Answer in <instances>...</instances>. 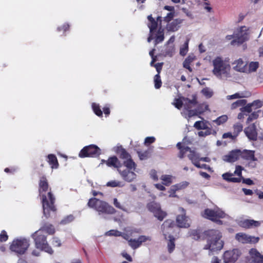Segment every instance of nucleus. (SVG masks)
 Instances as JSON below:
<instances>
[{
  "label": "nucleus",
  "mask_w": 263,
  "mask_h": 263,
  "mask_svg": "<svg viewBox=\"0 0 263 263\" xmlns=\"http://www.w3.org/2000/svg\"><path fill=\"white\" fill-rule=\"evenodd\" d=\"M191 235L193 238L196 240H206V244L204 246L203 249L209 250L210 255H211V252L221 250L223 247L224 242L221 240L222 235L219 230H209L205 231L202 234L197 230H193Z\"/></svg>",
  "instance_id": "1"
},
{
  "label": "nucleus",
  "mask_w": 263,
  "mask_h": 263,
  "mask_svg": "<svg viewBox=\"0 0 263 263\" xmlns=\"http://www.w3.org/2000/svg\"><path fill=\"white\" fill-rule=\"evenodd\" d=\"M49 187L48 183L45 176H42L40 178L39 181V192L40 196L42 197V203L43 209V214L44 216L48 218L50 216V212H54L56 211L54 205L55 202V197L50 191L46 196L45 193L48 191Z\"/></svg>",
  "instance_id": "2"
},
{
  "label": "nucleus",
  "mask_w": 263,
  "mask_h": 263,
  "mask_svg": "<svg viewBox=\"0 0 263 263\" xmlns=\"http://www.w3.org/2000/svg\"><path fill=\"white\" fill-rule=\"evenodd\" d=\"M105 161L108 167L117 168V171L125 181L130 182L136 178L137 175L133 171L128 169H122L123 164L120 162L116 156L110 157Z\"/></svg>",
  "instance_id": "3"
},
{
  "label": "nucleus",
  "mask_w": 263,
  "mask_h": 263,
  "mask_svg": "<svg viewBox=\"0 0 263 263\" xmlns=\"http://www.w3.org/2000/svg\"><path fill=\"white\" fill-rule=\"evenodd\" d=\"M87 205L89 208L97 211L98 214L102 218H104V215L113 214L116 212V210L107 202L96 198H90Z\"/></svg>",
  "instance_id": "4"
},
{
  "label": "nucleus",
  "mask_w": 263,
  "mask_h": 263,
  "mask_svg": "<svg viewBox=\"0 0 263 263\" xmlns=\"http://www.w3.org/2000/svg\"><path fill=\"white\" fill-rule=\"evenodd\" d=\"M214 68L212 70L213 73L219 79L223 77H228L229 74L230 66L225 62L222 58L217 57L213 60Z\"/></svg>",
  "instance_id": "5"
},
{
  "label": "nucleus",
  "mask_w": 263,
  "mask_h": 263,
  "mask_svg": "<svg viewBox=\"0 0 263 263\" xmlns=\"http://www.w3.org/2000/svg\"><path fill=\"white\" fill-rule=\"evenodd\" d=\"M30 246L29 239L20 237L14 239L10 246V250L16 253L17 255L24 254Z\"/></svg>",
  "instance_id": "6"
},
{
  "label": "nucleus",
  "mask_w": 263,
  "mask_h": 263,
  "mask_svg": "<svg viewBox=\"0 0 263 263\" xmlns=\"http://www.w3.org/2000/svg\"><path fill=\"white\" fill-rule=\"evenodd\" d=\"M32 238L34 239L35 247L42 251L52 254L53 251L49 245L46 239V236L42 235L40 231H36L31 235Z\"/></svg>",
  "instance_id": "7"
},
{
  "label": "nucleus",
  "mask_w": 263,
  "mask_h": 263,
  "mask_svg": "<svg viewBox=\"0 0 263 263\" xmlns=\"http://www.w3.org/2000/svg\"><path fill=\"white\" fill-rule=\"evenodd\" d=\"M116 152L119 155L120 158L124 160L122 163L126 167V169L134 172L136 169V164L132 160L130 154L121 146L117 147Z\"/></svg>",
  "instance_id": "8"
},
{
  "label": "nucleus",
  "mask_w": 263,
  "mask_h": 263,
  "mask_svg": "<svg viewBox=\"0 0 263 263\" xmlns=\"http://www.w3.org/2000/svg\"><path fill=\"white\" fill-rule=\"evenodd\" d=\"M234 37L231 45L239 46L249 40V33L246 26H241L234 32Z\"/></svg>",
  "instance_id": "9"
},
{
  "label": "nucleus",
  "mask_w": 263,
  "mask_h": 263,
  "mask_svg": "<svg viewBox=\"0 0 263 263\" xmlns=\"http://www.w3.org/2000/svg\"><path fill=\"white\" fill-rule=\"evenodd\" d=\"M203 216L206 219L216 221L219 224H221L222 221L217 219L225 217L226 214L221 209L216 207L214 209H206L204 210Z\"/></svg>",
  "instance_id": "10"
},
{
  "label": "nucleus",
  "mask_w": 263,
  "mask_h": 263,
  "mask_svg": "<svg viewBox=\"0 0 263 263\" xmlns=\"http://www.w3.org/2000/svg\"><path fill=\"white\" fill-rule=\"evenodd\" d=\"M183 100L184 101V108L188 111L189 116L191 117L197 115L198 111L197 109H193V108H196L198 105L196 96L193 95L192 99L184 97L183 98Z\"/></svg>",
  "instance_id": "11"
},
{
  "label": "nucleus",
  "mask_w": 263,
  "mask_h": 263,
  "mask_svg": "<svg viewBox=\"0 0 263 263\" xmlns=\"http://www.w3.org/2000/svg\"><path fill=\"white\" fill-rule=\"evenodd\" d=\"M101 154V149L95 145H90L84 147L80 152V157H96Z\"/></svg>",
  "instance_id": "12"
},
{
  "label": "nucleus",
  "mask_w": 263,
  "mask_h": 263,
  "mask_svg": "<svg viewBox=\"0 0 263 263\" xmlns=\"http://www.w3.org/2000/svg\"><path fill=\"white\" fill-rule=\"evenodd\" d=\"M149 211L154 213L155 217L160 221L163 220L166 215L165 212L161 210L160 205L155 202H151L147 205Z\"/></svg>",
  "instance_id": "13"
},
{
  "label": "nucleus",
  "mask_w": 263,
  "mask_h": 263,
  "mask_svg": "<svg viewBox=\"0 0 263 263\" xmlns=\"http://www.w3.org/2000/svg\"><path fill=\"white\" fill-rule=\"evenodd\" d=\"M240 252L238 249L226 251L223 255L224 263H234L238 259Z\"/></svg>",
  "instance_id": "14"
},
{
  "label": "nucleus",
  "mask_w": 263,
  "mask_h": 263,
  "mask_svg": "<svg viewBox=\"0 0 263 263\" xmlns=\"http://www.w3.org/2000/svg\"><path fill=\"white\" fill-rule=\"evenodd\" d=\"M152 238L150 236L141 235L137 239H129L128 240L129 246L133 249L139 248L143 242L147 241H151Z\"/></svg>",
  "instance_id": "15"
},
{
  "label": "nucleus",
  "mask_w": 263,
  "mask_h": 263,
  "mask_svg": "<svg viewBox=\"0 0 263 263\" xmlns=\"http://www.w3.org/2000/svg\"><path fill=\"white\" fill-rule=\"evenodd\" d=\"M235 238L239 242L246 243H256L259 240V237L248 235L245 233H239L236 234Z\"/></svg>",
  "instance_id": "16"
},
{
  "label": "nucleus",
  "mask_w": 263,
  "mask_h": 263,
  "mask_svg": "<svg viewBox=\"0 0 263 263\" xmlns=\"http://www.w3.org/2000/svg\"><path fill=\"white\" fill-rule=\"evenodd\" d=\"M180 211L182 214L179 215L176 218V222L178 227L186 228L190 227L188 218L185 215L184 210L183 208H180Z\"/></svg>",
  "instance_id": "17"
},
{
  "label": "nucleus",
  "mask_w": 263,
  "mask_h": 263,
  "mask_svg": "<svg viewBox=\"0 0 263 263\" xmlns=\"http://www.w3.org/2000/svg\"><path fill=\"white\" fill-rule=\"evenodd\" d=\"M244 132L246 136L250 140L256 141L257 138V133L254 124L250 125L245 128Z\"/></svg>",
  "instance_id": "18"
},
{
  "label": "nucleus",
  "mask_w": 263,
  "mask_h": 263,
  "mask_svg": "<svg viewBox=\"0 0 263 263\" xmlns=\"http://www.w3.org/2000/svg\"><path fill=\"white\" fill-rule=\"evenodd\" d=\"M240 157L247 161H256L257 158L255 157V151L251 150L243 149L240 150Z\"/></svg>",
  "instance_id": "19"
},
{
  "label": "nucleus",
  "mask_w": 263,
  "mask_h": 263,
  "mask_svg": "<svg viewBox=\"0 0 263 263\" xmlns=\"http://www.w3.org/2000/svg\"><path fill=\"white\" fill-rule=\"evenodd\" d=\"M240 157V149L232 151L229 154L223 156V160L228 162H234Z\"/></svg>",
  "instance_id": "20"
},
{
  "label": "nucleus",
  "mask_w": 263,
  "mask_h": 263,
  "mask_svg": "<svg viewBox=\"0 0 263 263\" xmlns=\"http://www.w3.org/2000/svg\"><path fill=\"white\" fill-rule=\"evenodd\" d=\"M183 20L180 18H177L173 20L172 22L168 23L166 25V29L168 31H177L180 27V25Z\"/></svg>",
  "instance_id": "21"
},
{
  "label": "nucleus",
  "mask_w": 263,
  "mask_h": 263,
  "mask_svg": "<svg viewBox=\"0 0 263 263\" xmlns=\"http://www.w3.org/2000/svg\"><path fill=\"white\" fill-rule=\"evenodd\" d=\"M175 226L174 221L168 219L165 220L161 226V229L164 238L166 239V236L170 233V230Z\"/></svg>",
  "instance_id": "22"
},
{
  "label": "nucleus",
  "mask_w": 263,
  "mask_h": 263,
  "mask_svg": "<svg viewBox=\"0 0 263 263\" xmlns=\"http://www.w3.org/2000/svg\"><path fill=\"white\" fill-rule=\"evenodd\" d=\"M249 253L252 261L254 263H263V255H261L256 249H251Z\"/></svg>",
  "instance_id": "23"
},
{
  "label": "nucleus",
  "mask_w": 263,
  "mask_h": 263,
  "mask_svg": "<svg viewBox=\"0 0 263 263\" xmlns=\"http://www.w3.org/2000/svg\"><path fill=\"white\" fill-rule=\"evenodd\" d=\"M260 223L258 221H255L253 219H245L240 222L239 225L245 228H250L253 227H259Z\"/></svg>",
  "instance_id": "24"
},
{
  "label": "nucleus",
  "mask_w": 263,
  "mask_h": 263,
  "mask_svg": "<svg viewBox=\"0 0 263 263\" xmlns=\"http://www.w3.org/2000/svg\"><path fill=\"white\" fill-rule=\"evenodd\" d=\"M247 64L241 59H239L233 63V65H235L233 68L237 71L245 72Z\"/></svg>",
  "instance_id": "25"
},
{
  "label": "nucleus",
  "mask_w": 263,
  "mask_h": 263,
  "mask_svg": "<svg viewBox=\"0 0 263 263\" xmlns=\"http://www.w3.org/2000/svg\"><path fill=\"white\" fill-rule=\"evenodd\" d=\"M38 231H40L41 233L45 231L49 235H52L55 233L54 227L49 223H44Z\"/></svg>",
  "instance_id": "26"
},
{
  "label": "nucleus",
  "mask_w": 263,
  "mask_h": 263,
  "mask_svg": "<svg viewBox=\"0 0 263 263\" xmlns=\"http://www.w3.org/2000/svg\"><path fill=\"white\" fill-rule=\"evenodd\" d=\"M176 146L180 150L178 156L180 159L183 158L185 153L191 151V148L189 146H182L181 142H178Z\"/></svg>",
  "instance_id": "27"
},
{
  "label": "nucleus",
  "mask_w": 263,
  "mask_h": 263,
  "mask_svg": "<svg viewBox=\"0 0 263 263\" xmlns=\"http://www.w3.org/2000/svg\"><path fill=\"white\" fill-rule=\"evenodd\" d=\"M233 174L226 173L222 175V178L228 182H240L241 181L240 178L233 177Z\"/></svg>",
  "instance_id": "28"
},
{
  "label": "nucleus",
  "mask_w": 263,
  "mask_h": 263,
  "mask_svg": "<svg viewBox=\"0 0 263 263\" xmlns=\"http://www.w3.org/2000/svg\"><path fill=\"white\" fill-rule=\"evenodd\" d=\"M147 19L149 22L148 24V27L149 29L150 33H153L157 28L158 23L152 17V15H148Z\"/></svg>",
  "instance_id": "29"
},
{
  "label": "nucleus",
  "mask_w": 263,
  "mask_h": 263,
  "mask_svg": "<svg viewBox=\"0 0 263 263\" xmlns=\"http://www.w3.org/2000/svg\"><path fill=\"white\" fill-rule=\"evenodd\" d=\"M259 63L257 62H251L249 63V66L246 67L245 72L251 73L255 71L258 68Z\"/></svg>",
  "instance_id": "30"
},
{
  "label": "nucleus",
  "mask_w": 263,
  "mask_h": 263,
  "mask_svg": "<svg viewBox=\"0 0 263 263\" xmlns=\"http://www.w3.org/2000/svg\"><path fill=\"white\" fill-rule=\"evenodd\" d=\"M48 163L51 165L52 168H57L59 166V163L57 158L54 155L49 154L48 156Z\"/></svg>",
  "instance_id": "31"
},
{
  "label": "nucleus",
  "mask_w": 263,
  "mask_h": 263,
  "mask_svg": "<svg viewBox=\"0 0 263 263\" xmlns=\"http://www.w3.org/2000/svg\"><path fill=\"white\" fill-rule=\"evenodd\" d=\"M190 41V39L187 38L186 41L183 44V45L180 47L179 53L182 56H184L186 54L187 52L189 51V43Z\"/></svg>",
  "instance_id": "32"
},
{
  "label": "nucleus",
  "mask_w": 263,
  "mask_h": 263,
  "mask_svg": "<svg viewBox=\"0 0 263 263\" xmlns=\"http://www.w3.org/2000/svg\"><path fill=\"white\" fill-rule=\"evenodd\" d=\"M169 240L167 242V249L168 251L170 253H171L174 250L175 247V238L172 236L169 235L168 236Z\"/></svg>",
  "instance_id": "33"
},
{
  "label": "nucleus",
  "mask_w": 263,
  "mask_h": 263,
  "mask_svg": "<svg viewBox=\"0 0 263 263\" xmlns=\"http://www.w3.org/2000/svg\"><path fill=\"white\" fill-rule=\"evenodd\" d=\"M183 98L184 97H181L178 99H175L174 102L172 103L173 105H174L175 107L178 109H180L183 106H184V101L183 100Z\"/></svg>",
  "instance_id": "34"
},
{
  "label": "nucleus",
  "mask_w": 263,
  "mask_h": 263,
  "mask_svg": "<svg viewBox=\"0 0 263 263\" xmlns=\"http://www.w3.org/2000/svg\"><path fill=\"white\" fill-rule=\"evenodd\" d=\"M233 128V134H234V137H237L239 133L242 130L243 126L241 124L238 123L234 125Z\"/></svg>",
  "instance_id": "35"
},
{
  "label": "nucleus",
  "mask_w": 263,
  "mask_h": 263,
  "mask_svg": "<svg viewBox=\"0 0 263 263\" xmlns=\"http://www.w3.org/2000/svg\"><path fill=\"white\" fill-rule=\"evenodd\" d=\"M247 104V100L245 99L238 100L232 104V108L235 109L239 106H243Z\"/></svg>",
  "instance_id": "36"
},
{
  "label": "nucleus",
  "mask_w": 263,
  "mask_h": 263,
  "mask_svg": "<svg viewBox=\"0 0 263 263\" xmlns=\"http://www.w3.org/2000/svg\"><path fill=\"white\" fill-rule=\"evenodd\" d=\"M92 108L96 115H97L99 117L102 116V111L101 110L99 104H97L95 103H93L92 104Z\"/></svg>",
  "instance_id": "37"
},
{
  "label": "nucleus",
  "mask_w": 263,
  "mask_h": 263,
  "mask_svg": "<svg viewBox=\"0 0 263 263\" xmlns=\"http://www.w3.org/2000/svg\"><path fill=\"white\" fill-rule=\"evenodd\" d=\"M161 179L163 181L162 183L165 185H169L172 183V176L170 175H162Z\"/></svg>",
  "instance_id": "38"
},
{
  "label": "nucleus",
  "mask_w": 263,
  "mask_h": 263,
  "mask_svg": "<svg viewBox=\"0 0 263 263\" xmlns=\"http://www.w3.org/2000/svg\"><path fill=\"white\" fill-rule=\"evenodd\" d=\"M194 127L197 129H205L208 128L205 123L203 121H196L194 125Z\"/></svg>",
  "instance_id": "39"
},
{
  "label": "nucleus",
  "mask_w": 263,
  "mask_h": 263,
  "mask_svg": "<svg viewBox=\"0 0 263 263\" xmlns=\"http://www.w3.org/2000/svg\"><path fill=\"white\" fill-rule=\"evenodd\" d=\"M189 152L190 154L188 155L187 157L192 162L196 161L199 159L198 155L194 151H192L191 149V151H189Z\"/></svg>",
  "instance_id": "40"
},
{
  "label": "nucleus",
  "mask_w": 263,
  "mask_h": 263,
  "mask_svg": "<svg viewBox=\"0 0 263 263\" xmlns=\"http://www.w3.org/2000/svg\"><path fill=\"white\" fill-rule=\"evenodd\" d=\"M74 219L72 215H69L64 218L60 222L61 224L65 225L72 222Z\"/></svg>",
  "instance_id": "41"
},
{
  "label": "nucleus",
  "mask_w": 263,
  "mask_h": 263,
  "mask_svg": "<svg viewBox=\"0 0 263 263\" xmlns=\"http://www.w3.org/2000/svg\"><path fill=\"white\" fill-rule=\"evenodd\" d=\"M228 120V117L226 115H222L216 120H214L213 122L216 123L217 125H219L226 122Z\"/></svg>",
  "instance_id": "42"
},
{
  "label": "nucleus",
  "mask_w": 263,
  "mask_h": 263,
  "mask_svg": "<svg viewBox=\"0 0 263 263\" xmlns=\"http://www.w3.org/2000/svg\"><path fill=\"white\" fill-rule=\"evenodd\" d=\"M155 87L156 89H159L161 87L162 82L160 79V74H157L154 77Z\"/></svg>",
  "instance_id": "43"
},
{
  "label": "nucleus",
  "mask_w": 263,
  "mask_h": 263,
  "mask_svg": "<svg viewBox=\"0 0 263 263\" xmlns=\"http://www.w3.org/2000/svg\"><path fill=\"white\" fill-rule=\"evenodd\" d=\"M251 105L253 109H256L257 108H260L263 105V102L260 101L259 100H256L251 103Z\"/></svg>",
  "instance_id": "44"
},
{
  "label": "nucleus",
  "mask_w": 263,
  "mask_h": 263,
  "mask_svg": "<svg viewBox=\"0 0 263 263\" xmlns=\"http://www.w3.org/2000/svg\"><path fill=\"white\" fill-rule=\"evenodd\" d=\"M158 35H157L156 37V39L155 41V45H157L161 42H162L164 39V34L162 32L160 31L159 29L158 31Z\"/></svg>",
  "instance_id": "45"
},
{
  "label": "nucleus",
  "mask_w": 263,
  "mask_h": 263,
  "mask_svg": "<svg viewBox=\"0 0 263 263\" xmlns=\"http://www.w3.org/2000/svg\"><path fill=\"white\" fill-rule=\"evenodd\" d=\"M138 154L140 159L142 160L147 159L150 156V153L148 151H146L143 153L138 152Z\"/></svg>",
  "instance_id": "46"
},
{
  "label": "nucleus",
  "mask_w": 263,
  "mask_h": 263,
  "mask_svg": "<svg viewBox=\"0 0 263 263\" xmlns=\"http://www.w3.org/2000/svg\"><path fill=\"white\" fill-rule=\"evenodd\" d=\"M106 186H109V187H117V186L120 187V186H121V182L116 181V180H111V181L108 182L106 183Z\"/></svg>",
  "instance_id": "47"
},
{
  "label": "nucleus",
  "mask_w": 263,
  "mask_h": 263,
  "mask_svg": "<svg viewBox=\"0 0 263 263\" xmlns=\"http://www.w3.org/2000/svg\"><path fill=\"white\" fill-rule=\"evenodd\" d=\"M114 205L118 209H119L123 211L127 212V210L121 205L120 202L118 200L117 198L114 199L113 202Z\"/></svg>",
  "instance_id": "48"
},
{
  "label": "nucleus",
  "mask_w": 263,
  "mask_h": 263,
  "mask_svg": "<svg viewBox=\"0 0 263 263\" xmlns=\"http://www.w3.org/2000/svg\"><path fill=\"white\" fill-rule=\"evenodd\" d=\"M246 96L242 93H236L232 95L228 96L227 97V99L230 100V99H237V98H244Z\"/></svg>",
  "instance_id": "49"
},
{
  "label": "nucleus",
  "mask_w": 263,
  "mask_h": 263,
  "mask_svg": "<svg viewBox=\"0 0 263 263\" xmlns=\"http://www.w3.org/2000/svg\"><path fill=\"white\" fill-rule=\"evenodd\" d=\"M202 94L208 98H210L213 95L212 91L209 88L206 87L202 90Z\"/></svg>",
  "instance_id": "50"
},
{
  "label": "nucleus",
  "mask_w": 263,
  "mask_h": 263,
  "mask_svg": "<svg viewBox=\"0 0 263 263\" xmlns=\"http://www.w3.org/2000/svg\"><path fill=\"white\" fill-rule=\"evenodd\" d=\"M106 235L108 236H120L122 235V233L117 230H112L107 232Z\"/></svg>",
  "instance_id": "51"
},
{
  "label": "nucleus",
  "mask_w": 263,
  "mask_h": 263,
  "mask_svg": "<svg viewBox=\"0 0 263 263\" xmlns=\"http://www.w3.org/2000/svg\"><path fill=\"white\" fill-rule=\"evenodd\" d=\"M205 130H202L198 132V135L199 137H205L211 134V130L210 128H206Z\"/></svg>",
  "instance_id": "52"
},
{
  "label": "nucleus",
  "mask_w": 263,
  "mask_h": 263,
  "mask_svg": "<svg viewBox=\"0 0 263 263\" xmlns=\"http://www.w3.org/2000/svg\"><path fill=\"white\" fill-rule=\"evenodd\" d=\"M258 117V115L257 112H253L252 113L248 118L247 120V123H249L250 122L252 121L253 120L257 119Z\"/></svg>",
  "instance_id": "53"
},
{
  "label": "nucleus",
  "mask_w": 263,
  "mask_h": 263,
  "mask_svg": "<svg viewBox=\"0 0 263 263\" xmlns=\"http://www.w3.org/2000/svg\"><path fill=\"white\" fill-rule=\"evenodd\" d=\"M253 108L251 105V103L247 104L245 107H243L240 108V110L241 112H247L248 113H250L252 111Z\"/></svg>",
  "instance_id": "54"
},
{
  "label": "nucleus",
  "mask_w": 263,
  "mask_h": 263,
  "mask_svg": "<svg viewBox=\"0 0 263 263\" xmlns=\"http://www.w3.org/2000/svg\"><path fill=\"white\" fill-rule=\"evenodd\" d=\"M8 236L5 230H3L0 234V241L4 242L8 240Z\"/></svg>",
  "instance_id": "55"
},
{
  "label": "nucleus",
  "mask_w": 263,
  "mask_h": 263,
  "mask_svg": "<svg viewBox=\"0 0 263 263\" xmlns=\"http://www.w3.org/2000/svg\"><path fill=\"white\" fill-rule=\"evenodd\" d=\"M174 16V12H170L167 14V15L164 17V21L169 23Z\"/></svg>",
  "instance_id": "56"
},
{
  "label": "nucleus",
  "mask_w": 263,
  "mask_h": 263,
  "mask_svg": "<svg viewBox=\"0 0 263 263\" xmlns=\"http://www.w3.org/2000/svg\"><path fill=\"white\" fill-rule=\"evenodd\" d=\"M243 168L242 166L240 165H237L235 168V171H234V174L237 175L240 177H242V170Z\"/></svg>",
  "instance_id": "57"
},
{
  "label": "nucleus",
  "mask_w": 263,
  "mask_h": 263,
  "mask_svg": "<svg viewBox=\"0 0 263 263\" xmlns=\"http://www.w3.org/2000/svg\"><path fill=\"white\" fill-rule=\"evenodd\" d=\"M155 138L154 137H147L145 138L144 143L146 145H148L155 142Z\"/></svg>",
  "instance_id": "58"
},
{
  "label": "nucleus",
  "mask_w": 263,
  "mask_h": 263,
  "mask_svg": "<svg viewBox=\"0 0 263 263\" xmlns=\"http://www.w3.org/2000/svg\"><path fill=\"white\" fill-rule=\"evenodd\" d=\"M234 134H232L231 133L228 132V133H224L223 134L222 138L226 139V138H229L233 140L237 137H234Z\"/></svg>",
  "instance_id": "59"
},
{
  "label": "nucleus",
  "mask_w": 263,
  "mask_h": 263,
  "mask_svg": "<svg viewBox=\"0 0 263 263\" xmlns=\"http://www.w3.org/2000/svg\"><path fill=\"white\" fill-rule=\"evenodd\" d=\"M52 243L55 247H59L61 246V241L58 237H53Z\"/></svg>",
  "instance_id": "60"
},
{
  "label": "nucleus",
  "mask_w": 263,
  "mask_h": 263,
  "mask_svg": "<svg viewBox=\"0 0 263 263\" xmlns=\"http://www.w3.org/2000/svg\"><path fill=\"white\" fill-rule=\"evenodd\" d=\"M163 64V63H158L155 64L154 67H155V68L158 72L157 74H160V73L162 70Z\"/></svg>",
  "instance_id": "61"
},
{
  "label": "nucleus",
  "mask_w": 263,
  "mask_h": 263,
  "mask_svg": "<svg viewBox=\"0 0 263 263\" xmlns=\"http://www.w3.org/2000/svg\"><path fill=\"white\" fill-rule=\"evenodd\" d=\"M242 182L248 185H252L254 184L253 181L250 178H242Z\"/></svg>",
  "instance_id": "62"
},
{
  "label": "nucleus",
  "mask_w": 263,
  "mask_h": 263,
  "mask_svg": "<svg viewBox=\"0 0 263 263\" xmlns=\"http://www.w3.org/2000/svg\"><path fill=\"white\" fill-rule=\"evenodd\" d=\"M195 59V57L194 55H189L185 59V61L189 63H191Z\"/></svg>",
  "instance_id": "63"
},
{
  "label": "nucleus",
  "mask_w": 263,
  "mask_h": 263,
  "mask_svg": "<svg viewBox=\"0 0 263 263\" xmlns=\"http://www.w3.org/2000/svg\"><path fill=\"white\" fill-rule=\"evenodd\" d=\"M122 255L128 261H132L133 259H132V257L128 254H127L126 252H124L122 253Z\"/></svg>",
  "instance_id": "64"
}]
</instances>
